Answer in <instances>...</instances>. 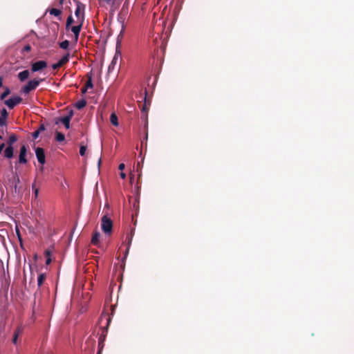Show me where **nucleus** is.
Returning a JSON list of instances; mask_svg holds the SVG:
<instances>
[{"mask_svg": "<svg viewBox=\"0 0 354 354\" xmlns=\"http://www.w3.org/2000/svg\"><path fill=\"white\" fill-rule=\"evenodd\" d=\"M45 255H46V258L50 257V251L48 250H46Z\"/></svg>", "mask_w": 354, "mask_h": 354, "instance_id": "f704fd0d", "label": "nucleus"}, {"mask_svg": "<svg viewBox=\"0 0 354 354\" xmlns=\"http://www.w3.org/2000/svg\"><path fill=\"white\" fill-rule=\"evenodd\" d=\"M30 75L28 70H24L18 74V78L21 82H24Z\"/></svg>", "mask_w": 354, "mask_h": 354, "instance_id": "4468645a", "label": "nucleus"}, {"mask_svg": "<svg viewBox=\"0 0 354 354\" xmlns=\"http://www.w3.org/2000/svg\"><path fill=\"white\" fill-rule=\"evenodd\" d=\"M4 157L8 159H10L14 156V148L12 146H9L5 149L4 150Z\"/></svg>", "mask_w": 354, "mask_h": 354, "instance_id": "f8f14e48", "label": "nucleus"}, {"mask_svg": "<svg viewBox=\"0 0 354 354\" xmlns=\"http://www.w3.org/2000/svg\"><path fill=\"white\" fill-rule=\"evenodd\" d=\"M124 167H125L124 164V163H121V164L119 165L118 169H119V170L122 171V170H123L124 169Z\"/></svg>", "mask_w": 354, "mask_h": 354, "instance_id": "72a5a7b5", "label": "nucleus"}, {"mask_svg": "<svg viewBox=\"0 0 354 354\" xmlns=\"http://www.w3.org/2000/svg\"><path fill=\"white\" fill-rule=\"evenodd\" d=\"M101 227L102 230L106 234H111L112 232L113 228V222L110 218H109L106 215L102 216L101 220Z\"/></svg>", "mask_w": 354, "mask_h": 354, "instance_id": "f257e3e1", "label": "nucleus"}, {"mask_svg": "<svg viewBox=\"0 0 354 354\" xmlns=\"http://www.w3.org/2000/svg\"><path fill=\"white\" fill-rule=\"evenodd\" d=\"M47 67V62L44 60L37 61L31 65V70L32 72H37L42 71Z\"/></svg>", "mask_w": 354, "mask_h": 354, "instance_id": "39448f33", "label": "nucleus"}, {"mask_svg": "<svg viewBox=\"0 0 354 354\" xmlns=\"http://www.w3.org/2000/svg\"><path fill=\"white\" fill-rule=\"evenodd\" d=\"M86 105V102L84 100H79L75 103V107L79 110L83 109Z\"/></svg>", "mask_w": 354, "mask_h": 354, "instance_id": "aec40b11", "label": "nucleus"}, {"mask_svg": "<svg viewBox=\"0 0 354 354\" xmlns=\"http://www.w3.org/2000/svg\"><path fill=\"white\" fill-rule=\"evenodd\" d=\"M100 232H95L93 234V236H92V239H91V243L93 245H97L99 243V239H100Z\"/></svg>", "mask_w": 354, "mask_h": 354, "instance_id": "2eb2a0df", "label": "nucleus"}, {"mask_svg": "<svg viewBox=\"0 0 354 354\" xmlns=\"http://www.w3.org/2000/svg\"><path fill=\"white\" fill-rule=\"evenodd\" d=\"M23 330H24V326L22 324L19 325L13 335L12 342L14 344H17L18 337L23 332Z\"/></svg>", "mask_w": 354, "mask_h": 354, "instance_id": "1a4fd4ad", "label": "nucleus"}, {"mask_svg": "<svg viewBox=\"0 0 354 354\" xmlns=\"http://www.w3.org/2000/svg\"><path fill=\"white\" fill-rule=\"evenodd\" d=\"M27 153V148L26 145H22L20 148V152L19 156V163L20 164H26L27 162V159L26 158Z\"/></svg>", "mask_w": 354, "mask_h": 354, "instance_id": "0eeeda50", "label": "nucleus"}, {"mask_svg": "<svg viewBox=\"0 0 354 354\" xmlns=\"http://www.w3.org/2000/svg\"><path fill=\"white\" fill-rule=\"evenodd\" d=\"M64 0H59V5L62 6Z\"/></svg>", "mask_w": 354, "mask_h": 354, "instance_id": "c03bdc74", "label": "nucleus"}, {"mask_svg": "<svg viewBox=\"0 0 354 354\" xmlns=\"http://www.w3.org/2000/svg\"><path fill=\"white\" fill-rule=\"evenodd\" d=\"M86 151V147L81 145L80 149V154L82 156H84L85 155Z\"/></svg>", "mask_w": 354, "mask_h": 354, "instance_id": "bb28decb", "label": "nucleus"}, {"mask_svg": "<svg viewBox=\"0 0 354 354\" xmlns=\"http://www.w3.org/2000/svg\"><path fill=\"white\" fill-rule=\"evenodd\" d=\"M32 188L34 190L35 197L36 198L37 197V196H38L39 189L35 187V183L32 184Z\"/></svg>", "mask_w": 354, "mask_h": 354, "instance_id": "c756f323", "label": "nucleus"}, {"mask_svg": "<svg viewBox=\"0 0 354 354\" xmlns=\"http://www.w3.org/2000/svg\"><path fill=\"white\" fill-rule=\"evenodd\" d=\"M62 67V66L59 64V62H57L55 64H53V66H52V68L54 70H57L59 68Z\"/></svg>", "mask_w": 354, "mask_h": 354, "instance_id": "7c9ffc66", "label": "nucleus"}, {"mask_svg": "<svg viewBox=\"0 0 354 354\" xmlns=\"http://www.w3.org/2000/svg\"><path fill=\"white\" fill-rule=\"evenodd\" d=\"M73 115V111H71L67 116H70V120H71Z\"/></svg>", "mask_w": 354, "mask_h": 354, "instance_id": "a19ab883", "label": "nucleus"}, {"mask_svg": "<svg viewBox=\"0 0 354 354\" xmlns=\"http://www.w3.org/2000/svg\"><path fill=\"white\" fill-rule=\"evenodd\" d=\"M124 31V26L122 27V29L120 33V35H118V41H117V46L120 45V37H122V35H123V32Z\"/></svg>", "mask_w": 354, "mask_h": 354, "instance_id": "cd10ccee", "label": "nucleus"}, {"mask_svg": "<svg viewBox=\"0 0 354 354\" xmlns=\"http://www.w3.org/2000/svg\"><path fill=\"white\" fill-rule=\"evenodd\" d=\"M46 276L44 273H41L39 274L38 278H37V286L39 288H40L42 286L44 281L46 279Z\"/></svg>", "mask_w": 354, "mask_h": 354, "instance_id": "f3484780", "label": "nucleus"}, {"mask_svg": "<svg viewBox=\"0 0 354 354\" xmlns=\"http://www.w3.org/2000/svg\"><path fill=\"white\" fill-rule=\"evenodd\" d=\"M17 140V138L15 134H12L10 136L7 144L9 146H12V145Z\"/></svg>", "mask_w": 354, "mask_h": 354, "instance_id": "412c9836", "label": "nucleus"}, {"mask_svg": "<svg viewBox=\"0 0 354 354\" xmlns=\"http://www.w3.org/2000/svg\"><path fill=\"white\" fill-rule=\"evenodd\" d=\"M74 22V19L71 15H70L66 20V28H68L69 26Z\"/></svg>", "mask_w": 354, "mask_h": 354, "instance_id": "393cba45", "label": "nucleus"}, {"mask_svg": "<svg viewBox=\"0 0 354 354\" xmlns=\"http://www.w3.org/2000/svg\"><path fill=\"white\" fill-rule=\"evenodd\" d=\"M23 99L20 96H14L4 101V104L10 109L22 102Z\"/></svg>", "mask_w": 354, "mask_h": 354, "instance_id": "20e7f679", "label": "nucleus"}, {"mask_svg": "<svg viewBox=\"0 0 354 354\" xmlns=\"http://www.w3.org/2000/svg\"><path fill=\"white\" fill-rule=\"evenodd\" d=\"M82 23L83 22H80V24L77 25V26H74L71 28V31L73 32L74 34V37H75V41H77L78 40V38H79V35H80V32L81 31V29H82Z\"/></svg>", "mask_w": 354, "mask_h": 354, "instance_id": "9d476101", "label": "nucleus"}, {"mask_svg": "<svg viewBox=\"0 0 354 354\" xmlns=\"http://www.w3.org/2000/svg\"><path fill=\"white\" fill-rule=\"evenodd\" d=\"M142 111H147V106H146V104H142Z\"/></svg>", "mask_w": 354, "mask_h": 354, "instance_id": "58836bf2", "label": "nucleus"}, {"mask_svg": "<svg viewBox=\"0 0 354 354\" xmlns=\"http://www.w3.org/2000/svg\"><path fill=\"white\" fill-rule=\"evenodd\" d=\"M10 93L9 88L6 87L5 91L1 95L0 98L1 100H4Z\"/></svg>", "mask_w": 354, "mask_h": 354, "instance_id": "5701e85b", "label": "nucleus"}, {"mask_svg": "<svg viewBox=\"0 0 354 354\" xmlns=\"http://www.w3.org/2000/svg\"><path fill=\"white\" fill-rule=\"evenodd\" d=\"M110 121H111V124L115 127H118L119 125L118 116L116 115V114L115 113H113L111 114Z\"/></svg>", "mask_w": 354, "mask_h": 354, "instance_id": "dca6fc26", "label": "nucleus"}, {"mask_svg": "<svg viewBox=\"0 0 354 354\" xmlns=\"http://www.w3.org/2000/svg\"><path fill=\"white\" fill-rule=\"evenodd\" d=\"M5 146H6L5 143H1V144L0 145V153H1V151H3V149H4Z\"/></svg>", "mask_w": 354, "mask_h": 354, "instance_id": "c9c22d12", "label": "nucleus"}, {"mask_svg": "<svg viewBox=\"0 0 354 354\" xmlns=\"http://www.w3.org/2000/svg\"><path fill=\"white\" fill-rule=\"evenodd\" d=\"M49 13L51 15L58 17L62 14V10L60 9H57V8H52L49 10Z\"/></svg>", "mask_w": 354, "mask_h": 354, "instance_id": "4be33fe9", "label": "nucleus"}, {"mask_svg": "<svg viewBox=\"0 0 354 354\" xmlns=\"http://www.w3.org/2000/svg\"><path fill=\"white\" fill-rule=\"evenodd\" d=\"M69 57L70 54L67 53L66 55H64L59 60V63L62 66L64 64H66L69 61Z\"/></svg>", "mask_w": 354, "mask_h": 354, "instance_id": "a211bd4d", "label": "nucleus"}, {"mask_svg": "<svg viewBox=\"0 0 354 354\" xmlns=\"http://www.w3.org/2000/svg\"><path fill=\"white\" fill-rule=\"evenodd\" d=\"M126 239L128 240V248H127V250H126V254H127L129 252V248L131 243L132 237L131 236L128 235L127 236Z\"/></svg>", "mask_w": 354, "mask_h": 354, "instance_id": "c85d7f7f", "label": "nucleus"}, {"mask_svg": "<svg viewBox=\"0 0 354 354\" xmlns=\"http://www.w3.org/2000/svg\"><path fill=\"white\" fill-rule=\"evenodd\" d=\"M85 5L80 1L76 3V9L75 15L77 17L80 22H83L84 19Z\"/></svg>", "mask_w": 354, "mask_h": 354, "instance_id": "7ed1b4c3", "label": "nucleus"}, {"mask_svg": "<svg viewBox=\"0 0 354 354\" xmlns=\"http://www.w3.org/2000/svg\"><path fill=\"white\" fill-rule=\"evenodd\" d=\"M39 133H39L37 130V131H34V132L32 133V138H33L34 139H37V138H38V136H39Z\"/></svg>", "mask_w": 354, "mask_h": 354, "instance_id": "2f4dec72", "label": "nucleus"}, {"mask_svg": "<svg viewBox=\"0 0 354 354\" xmlns=\"http://www.w3.org/2000/svg\"><path fill=\"white\" fill-rule=\"evenodd\" d=\"M50 262H51V258H50V257H48V258L46 259V265L50 264Z\"/></svg>", "mask_w": 354, "mask_h": 354, "instance_id": "e433bc0d", "label": "nucleus"}, {"mask_svg": "<svg viewBox=\"0 0 354 354\" xmlns=\"http://www.w3.org/2000/svg\"><path fill=\"white\" fill-rule=\"evenodd\" d=\"M69 46V41L68 40H64L59 43V47L62 49H67Z\"/></svg>", "mask_w": 354, "mask_h": 354, "instance_id": "b1692460", "label": "nucleus"}, {"mask_svg": "<svg viewBox=\"0 0 354 354\" xmlns=\"http://www.w3.org/2000/svg\"><path fill=\"white\" fill-rule=\"evenodd\" d=\"M85 86L88 89V88H92L93 85V83H92V79H91V75H90L88 77V79L87 80V82H86V84H85Z\"/></svg>", "mask_w": 354, "mask_h": 354, "instance_id": "a878e982", "label": "nucleus"}, {"mask_svg": "<svg viewBox=\"0 0 354 354\" xmlns=\"http://www.w3.org/2000/svg\"><path fill=\"white\" fill-rule=\"evenodd\" d=\"M43 81V79L40 80H32L28 82V83L21 88V92L24 94H28L30 91L35 90Z\"/></svg>", "mask_w": 354, "mask_h": 354, "instance_id": "f03ea898", "label": "nucleus"}, {"mask_svg": "<svg viewBox=\"0 0 354 354\" xmlns=\"http://www.w3.org/2000/svg\"><path fill=\"white\" fill-rule=\"evenodd\" d=\"M45 130V127L44 124H41L39 127V129H37V131L41 133V131H44Z\"/></svg>", "mask_w": 354, "mask_h": 354, "instance_id": "473e14b6", "label": "nucleus"}, {"mask_svg": "<svg viewBox=\"0 0 354 354\" xmlns=\"http://www.w3.org/2000/svg\"><path fill=\"white\" fill-rule=\"evenodd\" d=\"M8 116V113L7 110L3 108L1 111V115H0V127H3L7 125V118Z\"/></svg>", "mask_w": 354, "mask_h": 354, "instance_id": "6e6552de", "label": "nucleus"}, {"mask_svg": "<svg viewBox=\"0 0 354 354\" xmlns=\"http://www.w3.org/2000/svg\"><path fill=\"white\" fill-rule=\"evenodd\" d=\"M36 156L37 158L38 162L44 165L46 161V156L44 149L41 147H37L35 150Z\"/></svg>", "mask_w": 354, "mask_h": 354, "instance_id": "423d86ee", "label": "nucleus"}, {"mask_svg": "<svg viewBox=\"0 0 354 354\" xmlns=\"http://www.w3.org/2000/svg\"><path fill=\"white\" fill-rule=\"evenodd\" d=\"M17 233L18 234V235L19 234V232L17 229Z\"/></svg>", "mask_w": 354, "mask_h": 354, "instance_id": "a18cd8bd", "label": "nucleus"}, {"mask_svg": "<svg viewBox=\"0 0 354 354\" xmlns=\"http://www.w3.org/2000/svg\"><path fill=\"white\" fill-rule=\"evenodd\" d=\"M70 116H64L63 118H59L58 121L56 122V124H58L59 122H61L64 124L66 129H68L70 128Z\"/></svg>", "mask_w": 354, "mask_h": 354, "instance_id": "ddd939ff", "label": "nucleus"}, {"mask_svg": "<svg viewBox=\"0 0 354 354\" xmlns=\"http://www.w3.org/2000/svg\"><path fill=\"white\" fill-rule=\"evenodd\" d=\"M87 89L88 88L84 86V87L82 88V89H81L82 90V93H85L86 92Z\"/></svg>", "mask_w": 354, "mask_h": 354, "instance_id": "4c0bfd02", "label": "nucleus"}, {"mask_svg": "<svg viewBox=\"0 0 354 354\" xmlns=\"http://www.w3.org/2000/svg\"><path fill=\"white\" fill-rule=\"evenodd\" d=\"M0 139H2V136H0Z\"/></svg>", "mask_w": 354, "mask_h": 354, "instance_id": "de8ad7c7", "label": "nucleus"}, {"mask_svg": "<svg viewBox=\"0 0 354 354\" xmlns=\"http://www.w3.org/2000/svg\"><path fill=\"white\" fill-rule=\"evenodd\" d=\"M24 49L26 50H30V46L29 45H27L24 47Z\"/></svg>", "mask_w": 354, "mask_h": 354, "instance_id": "79ce46f5", "label": "nucleus"}, {"mask_svg": "<svg viewBox=\"0 0 354 354\" xmlns=\"http://www.w3.org/2000/svg\"><path fill=\"white\" fill-rule=\"evenodd\" d=\"M55 140L59 142H63L65 140V136L61 132L56 131Z\"/></svg>", "mask_w": 354, "mask_h": 354, "instance_id": "6ab92c4d", "label": "nucleus"}, {"mask_svg": "<svg viewBox=\"0 0 354 354\" xmlns=\"http://www.w3.org/2000/svg\"><path fill=\"white\" fill-rule=\"evenodd\" d=\"M97 354H101L100 351H99Z\"/></svg>", "mask_w": 354, "mask_h": 354, "instance_id": "49530a36", "label": "nucleus"}, {"mask_svg": "<svg viewBox=\"0 0 354 354\" xmlns=\"http://www.w3.org/2000/svg\"><path fill=\"white\" fill-rule=\"evenodd\" d=\"M2 85H3V77H0V88L2 86Z\"/></svg>", "mask_w": 354, "mask_h": 354, "instance_id": "37998d69", "label": "nucleus"}, {"mask_svg": "<svg viewBox=\"0 0 354 354\" xmlns=\"http://www.w3.org/2000/svg\"><path fill=\"white\" fill-rule=\"evenodd\" d=\"M104 320L106 322V326L104 327V328H106L107 330V328L111 322V317L108 313H102L100 319V323H102Z\"/></svg>", "mask_w": 354, "mask_h": 354, "instance_id": "9b49d317", "label": "nucleus"}, {"mask_svg": "<svg viewBox=\"0 0 354 354\" xmlns=\"http://www.w3.org/2000/svg\"><path fill=\"white\" fill-rule=\"evenodd\" d=\"M120 175V177L123 179L126 178V174L123 172H121Z\"/></svg>", "mask_w": 354, "mask_h": 354, "instance_id": "ea45409f", "label": "nucleus"}]
</instances>
